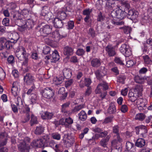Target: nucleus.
<instances>
[{"label":"nucleus","mask_w":152,"mask_h":152,"mask_svg":"<svg viewBox=\"0 0 152 152\" xmlns=\"http://www.w3.org/2000/svg\"><path fill=\"white\" fill-rule=\"evenodd\" d=\"M24 21V20L20 19H18L16 21V23L19 27V29L21 31H24L27 28H31L34 24V22L31 19H28L26 21Z\"/></svg>","instance_id":"1"},{"label":"nucleus","mask_w":152,"mask_h":152,"mask_svg":"<svg viewBox=\"0 0 152 152\" xmlns=\"http://www.w3.org/2000/svg\"><path fill=\"white\" fill-rule=\"evenodd\" d=\"M143 91L142 86L137 85L134 89V91H130L128 94V96L130 100L132 102H134L137 98L141 96Z\"/></svg>","instance_id":"2"},{"label":"nucleus","mask_w":152,"mask_h":152,"mask_svg":"<svg viewBox=\"0 0 152 152\" xmlns=\"http://www.w3.org/2000/svg\"><path fill=\"white\" fill-rule=\"evenodd\" d=\"M122 138L120 137L119 134L116 135L114 139L111 142V145L114 148V150L115 152H121L122 148L121 147V143L123 142Z\"/></svg>","instance_id":"3"},{"label":"nucleus","mask_w":152,"mask_h":152,"mask_svg":"<svg viewBox=\"0 0 152 152\" xmlns=\"http://www.w3.org/2000/svg\"><path fill=\"white\" fill-rule=\"evenodd\" d=\"M15 54L17 58L20 61L23 60L24 57L28 55L25 49L22 46H19L17 48Z\"/></svg>","instance_id":"4"},{"label":"nucleus","mask_w":152,"mask_h":152,"mask_svg":"<svg viewBox=\"0 0 152 152\" xmlns=\"http://www.w3.org/2000/svg\"><path fill=\"white\" fill-rule=\"evenodd\" d=\"M127 11V9L126 8H125L124 11H123L121 9H118L116 11L113 10L111 12V15L113 18L122 19L126 15Z\"/></svg>","instance_id":"5"},{"label":"nucleus","mask_w":152,"mask_h":152,"mask_svg":"<svg viewBox=\"0 0 152 152\" xmlns=\"http://www.w3.org/2000/svg\"><path fill=\"white\" fill-rule=\"evenodd\" d=\"M41 15L43 16L45 19L47 21L50 20L53 16V14L50 11L49 7L46 6L43 7Z\"/></svg>","instance_id":"6"},{"label":"nucleus","mask_w":152,"mask_h":152,"mask_svg":"<svg viewBox=\"0 0 152 152\" xmlns=\"http://www.w3.org/2000/svg\"><path fill=\"white\" fill-rule=\"evenodd\" d=\"M120 51L126 56H129L132 54V52L129 46L126 44H122L120 48Z\"/></svg>","instance_id":"7"},{"label":"nucleus","mask_w":152,"mask_h":152,"mask_svg":"<svg viewBox=\"0 0 152 152\" xmlns=\"http://www.w3.org/2000/svg\"><path fill=\"white\" fill-rule=\"evenodd\" d=\"M42 95L46 98L50 99L54 95L53 90L50 88L47 87L42 91Z\"/></svg>","instance_id":"8"},{"label":"nucleus","mask_w":152,"mask_h":152,"mask_svg":"<svg viewBox=\"0 0 152 152\" xmlns=\"http://www.w3.org/2000/svg\"><path fill=\"white\" fill-rule=\"evenodd\" d=\"M18 149L21 152H28L29 146L24 141H20L18 145Z\"/></svg>","instance_id":"9"},{"label":"nucleus","mask_w":152,"mask_h":152,"mask_svg":"<svg viewBox=\"0 0 152 152\" xmlns=\"http://www.w3.org/2000/svg\"><path fill=\"white\" fill-rule=\"evenodd\" d=\"M22 112L24 113L25 116L22 122L25 123L28 121L30 119V113L31 112L30 109L28 105H26L24 107Z\"/></svg>","instance_id":"10"},{"label":"nucleus","mask_w":152,"mask_h":152,"mask_svg":"<svg viewBox=\"0 0 152 152\" xmlns=\"http://www.w3.org/2000/svg\"><path fill=\"white\" fill-rule=\"evenodd\" d=\"M126 8L127 9V13L128 12V14L129 16H130L133 19H136L138 17L139 13L138 12L136 11L135 10H129L130 5L129 4H127L126 6Z\"/></svg>","instance_id":"11"},{"label":"nucleus","mask_w":152,"mask_h":152,"mask_svg":"<svg viewBox=\"0 0 152 152\" xmlns=\"http://www.w3.org/2000/svg\"><path fill=\"white\" fill-rule=\"evenodd\" d=\"M20 89V87L18 83L17 82H14L12 84L11 92L14 96L15 97L18 95Z\"/></svg>","instance_id":"12"},{"label":"nucleus","mask_w":152,"mask_h":152,"mask_svg":"<svg viewBox=\"0 0 152 152\" xmlns=\"http://www.w3.org/2000/svg\"><path fill=\"white\" fill-rule=\"evenodd\" d=\"M33 147H43L44 146L45 142L42 139H39L34 140L31 144Z\"/></svg>","instance_id":"13"},{"label":"nucleus","mask_w":152,"mask_h":152,"mask_svg":"<svg viewBox=\"0 0 152 152\" xmlns=\"http://www.w3.org/2000/svg\"><path fill=\"white\" fill-rule=\"evenodd\" d=\"M147 101L146 99L140 98L137 99L136 104L139 110L145 109Z\"/></svg>","instance_id":"14"},{"label":"nucleus","mask_w":152,"mask_h":152,"mask_svg":"<svg viewBox=\"0 0 152 152\" xmlns=\"http://www.w3.org/2000/svg\"><path fill=\"white\" fill-rule=\"evenodd\" d=\"M136 133L138 134H140L142 137H145L146 136L147 130L145 126H141L138 127L136 128Z\"/></svg>","instance_id":"15"},{"label":"nucleus","mask_w":152,"mask_h":152,"mask_svg":"<svg viewBox=\"0 0 152 152\" xmlns=\"http://www.w3.org/2000/svg\"><path fill=\"white\" fill-rule=\"evenodd\" d=\"M25 83L27 85H30L33 83L34 81V77L30 74L27 73L24 77Z\"/></svg>","instance_id":"16"},{"label":"nucleus","mask_w":152,"mask_h":152,"mask_svg":"<svg viewBox=\"0 0 152 152\" xmlns=\"http://www.w3.org/2000/svg\"><path fill=\"white\" fill-rule=\"evenodd\" d=\"M52 28V26L48 25H45L40 29V31L42 34L49 35L51 32Z\"/></svg>","instance_id":"17"},{"label":"nucleus","mask_w":152,"mask_h":152,"mask_svg":"<svg viewBox=\"0 0 152 152\" xmlns=\"http://www.w3.org/2000/svg\"><path fill=\"white\" fill-rule=\"evenodd\" d=\"M108 88V86L107 83L105 82H103L98 85L95 92L96 94H99L101 93L102 90H107Z\"/></svg>","instance_id":"18"},{"label":"nucleus","mask_w":152,"mask_h":152,"mask_svg":"<svg viewBox=\"0 0 152 152\" xmlns=\"http://www.w3.org/2000/svg\"><path fill=\"white\" fill-rule=\"evenodd\" d=\"M67 139L66 140V146L67 147H71L75 142L74 138L72 137L69 134L65 135Z\"/></svg>","instance_id":"19"},{"label":"nucleus","mask_w":152,"mask_h":152,"mask_svg":"<svg viewBox=\"0 0 152 152\" xmlns=\"http://www.w3.org/2000/svg\"><path fill=\"white\" fill-rule=\"evenodd\" d=\"M105 50L110 56H113L115 54V48L111 45H107L106 47Z\"/></svg>","instance_id":"20"},{"label":"nucleus","mask_w":152,"mask_h":152,"mask_svg":"<svg viewBox=\"0 0 152 152\" xmlns=\"http://www.w3.org/2000/svg\"><path fill=\"white\" fill-rule=\"evenodd\" d=\"M53 23L54 26L57 28H61L63 25L62 20L59 19L58 18H55L53 21Z\"/></svg>","instance_id":"21"},{"label":"nucleus","mask_w":152,"mask_h":152,"mask_svg":"<svg viewBox=\"0 0 152 152\" xmlns=\"http://www.w3.org/2000/svg\"><path fill=\"white\" fill-rule=\"evenodd\" d=\"M49 59H50L52 62H55L59 59V55L57 50H55L53 51L52 54L50 56Z\"/></svg>","instance_id":"22"},{"label":"nucleus","mask_w":152,"mask_h":152,"mask_svg":"<svg viewBox=\"0 0 152 152\" xmlns=\"http://www.w3.org/2000/svg\"><path fill=\"white\" fill-rule=\"evenodd\" d=\"M20 13V14L19 13H18L17 14V15L19 16V18L17 19V20L19 19H23V16L24 18H26L28 16H30V15L29 11L27 9H23L21 11Z\"/></svg>","instance_id":"23"},{"label":"nucleus","mask_w":152,"mask_h":152,"mask_svg":"<svg viewBox=\"0 0 152 152\" xmlns=\"http://www.w3.org/2000/svg\"><path fill=\"white\" fill-rule=\"evenodd\" d=\"M10 39L11 40L10 41H7L5 43V48L7 49H10L12 47L13 44L14 43H15L18 39V38L14 39L12 38H11Z\"/></svg>","instance_id":"24"},{"label":"nucleus","mask_w":152,"mask_h":152,"mask_svg":"<svg viewBox=\"0 0 152 152\" xmlns=\"http://www.w3.org/2000/svg\"><path fill=\"white\" fill-rule=\"evenodd\" d=\"M63 50L64 54L67 57L72 55L73 53V49L72 48L67 46L64 48Z\"/></svg>","instance_id":"25"},{"label":"nucleus","mask_w":152,"mask_h":152,"mask_svg":"<svg viewBox=\"0 0 152 152\" xmlns=\"http://www.w3.org/2000/svg\"><path fill=\"white\" fill-rule=\"evenodd\" d=\"M103 71L102 72L98 70L95 72L96 77L98 79H100L102 77L105 75L106 74V71L104 67H103Z\"/></svg>","instance_id":"26"},{"label":"nucleus","mask_w":152,"mask_h":152,"mask_svg":"<svg viewBox=\"0 0 152 152\" xmlns=\"http://www.w3.org/2000/svg\"><path fill=\"white\" fill-rule=\"evenodd\" d=\"M126 147L128 151L129 152H134L135 149L134 144L129 142H127L126 143Z\"/></svg>","instance_id":"27"},{"label":"nucleus","mask_w":152,"mask_h":152,"mask_svg":"<svg viewBox=\"0 0 152 152\" xmlns=\"http://www.w3.org/2000/svg\"><path fill=\"white\" fill-rule=\"evenodd\" d=\"M63 73L64 77L67 79L70 78L72 76L71 72L70 69L65 68L63 70Z\"/></svg>","instance_id":"28"},{"label":"nucleus","mask_w":152,"mask_h":152,"mask_svg":"<svg viewBox=\"0 0 152 152\" xmlns=\"http://www.w3.org/2000/svg\"><path fill=\"white\" fill-rule=\"evenodd\" d=\"M91 64L94 67H98L101 65L100 60L97 58H94L91 61Z\"/></svg>","instance_id":"29"},{"label":"nucleus","mask_w":152,"mask_h":152,"mask_svg":"<svg viewBox=\"0 0 152 152\" xmlns=\"http://www.w3.org/2000/svg\"><path fill=\"white\" fill-rule=\"evenodd\" d=\"M116 112V108L114 103H111L107 109V112L109 114L114 113Z\"/></svg>","instance_id":"30"},{"label":"nucleus","mask_w":152,"mask_h":152,"mask_svg":"<svg viewBox=\"0 0 152 152\" xmlns=\"http://www.w3.org/2000/svg\"><path fill=\"white\" fill-rule=\"evenodd\" d=\"M145 144V140L142 138L138 139L135 143V145L139 147H142L144 146Z\"/></svg>","instance_id":"31"},{"label":"nucleus","mask_w":152,"mask_h":152,"mask_svg":"<svg viewBox=\"0 0 152 152\" xmlns=\"http://www.w3.org/2000/svg\"><path fill=\"white\" fill-rule=\"evenodd\" d=\"M57 18H58L59 19L62 20L66 18V14L64 12L59 10L57 13Z\"/></svg>","instance_id":"32"},{"label":"nucleus","mask_w":152,"mask_h":152,"mask_svg":"<svg viewBox=\"0 0 152 152\" xmlns=\"http://www.w3.org/2000/svg\"><path fill=\"white\" fill-rule=\"evenodd\" d=\"M64 88L62 87L58 91V94L62 95L61 99H64L67 96V94L65 92Z\"/></svg>","instance_id":"33"},{"label":"nucleus","mask_w":152,"mask_h":152,"mask_svg":"<svg viewBox=\"0 0 152 152\" xmlns=\"http://www.w3.org/2000/svg\"><path fill=\"white\" fill-rule=\"evenodd\" d=\"M79 118L82 121H85L87 118V115L83 110H82L78 114Z\"/></svg>","instance_id":"34"},{"label":"nucleus","mask_w":152,"mask_h":152,"mask_svg":"<svg viewBox=\"0 0 152 152\" xmlns=\"http://www.w3.org/2000/svg\"><path fill=\"white\" fill-rule=\"evenodd\" d=\"M63 81V78L62 77H54L53 79V83L56 85H58L61 84Z\"/></svg>","instance_id":"35"},{"label":"nucleus","mask_w":152,"mask_h":152,"mask_svg":"<svg viewBox=\"0 0 152 152\" xmlns=\"http://www.w3.org/2000/svg\"><path fill=\"white\" fill-rule=\"evenodd\" d=\"M134 80L137 83H142L144 82L145 79L144 77L137 75L134 77Z\"/></svg>","instance_id":"36"},{"label":"nucleus","mask_w":152,"mask_h":152,"mask_svg":"<svg viewBox=\"0 0 152 152\" xmlns=\"http://www.w3.org/2000/svg\"><path fill=\"white\" fill-rule=\"evenodd\" d=\"M38 123L37 118L36 116L32 114L31 115V120L30 121V124L31 126H32L34 124Z\"/></svg>","instance_id":"37"},{"label":"nucleus","mask_w":152,"mask_h":152,"mask_svg":"<svg viewBox=\"0 0 152 152\" xmlns=\"http://www.w3.org/2000/svg\"><path fill=\"white\" fill-rule=\"evenodd\" d=\"M43 128L41 126H37L35 130V133L37 134H40L43 132Z\"/></svg>","instance_id":"38"},{"label":"nucleus","mask_w":152,"mask_h":152,"mask_svg":"<svg viewBox=\"0 0 152 152\" xmlns=\"http://www.w3.org/2000/svg\"><path fill=\"white\" fill-rule=\"evenodd\" d=\"M49 36L53 38H58L60 37V34L59 32L57 31H55L52 34H50Z\"/></svg>","instance_id":"39"},{"label":"nucleus","mask_w":152,"mask_h":152,"mask_svg":"<svg viewBox=\"0 0 152 152\" xmlns=\"http://www.w3.org/2000/svg\"><path fill=\"white\" fill-rule=\"evenodd\" d=\"M145 118V116L143 113H140L137 114L135 117L136 120L142 121Z\"/></svg>","instance_id":"40"},{"label":"nucleus","mask_w":152,"mask_h":152,"mask_svg":"<svg viewBox=\"0 0 152 152\" xmlns=\"http://www.w3.org/2000/svg\"><path fill=\"white\" fill-rule=\"evenodd\" d=\"M113 117L112 116L107 117L104 119L103 123L105 124L111 123L113 121Z\"/></svg>","instance_id":"41"},{"label":"nucleus","mask_w":152,"mask_h":152,"mask_svg":"<svg viewBox=\"0 0 152 152\" xmlns=\"http://www.w3.org/2000/svg\"><path fill=\"white\" fill-rule=\"evenodd\" d=\"M126 79L124 75H119L117 78V82L124 83L125 80Z\"/></svg>","instance_id":"42"},{"label":"nucleus","mask_w":152,"mask_h":152,"mask_svg":"<svg viewBox=\"0 0 152 152\" xmlns=\"http://www.w3.org/2000/svg\"><path fill=\"white\" fill-rule=\"evenodd\" d=\"M143 58L145 64H149L151 63V61L148 55L143 56Z\"/></svg>","instance_id":"43"},{"label":"nucleus","mask_w":152,"mask_h":152,"mask_svg":"<svg viewBox=\"0 0 152 152\" xmlns=\"http://www.w3.org/2000/svg\"><path fill=\"white\" fill-rule=\"evenodd\" d=\"M120 29H123L124 33L126 34H129L131 30V28L129 26L121 27Z\"/></svg>","instance_id":"44"},{"label":"nucleus","mask_w":152,"mask_h":152,"mask_svg":"<svg viewBox=\"0 0 152 152\" xmlns=\"http://www.w3.org/2000/svg\"><path fill=\"white\" fill-rule=\"evenodd\" d=\"M120 110L123 113H125L128 110V107L126 104L122 105L120 107Z\"/></svg>","instance_id":"45"},{"label":"nucleus","mask_w":152,"mask_h":152,"mask_svg":"<svg viewBox=\"0 0 152 152\" xmlns=\"http://www.w3.org/2000/svg\"><path fill=\"white\" fill-rule=\"evenodd\" d=\"M52 136L54 139L57 140H59L61 138L60 134L57 133H53L52 134Z\"/></svg>","instance_id":"46"},{"label":"nucleus","mask_w":152,"mask_h":152,"mask_svg":"<svg viewBox=\"0 0 152 152\" xmlns=\"http://www.w3.org/2000/svg\"><path fill=\"white\" fill-rule=\"evenodd\" d=\"M88 34L90 35L92 37H94L96 36L95 31L92 28H90L88 30Z\"/></svg>","instance_id":"47"},{"label":"nucleus","mask_w":152,"mask_h":152,"mask_svg":"<svg viewBox=\"0 0 152 152\" xmlns=\"http://www.w3.org/2000/svg\"><path fill=\"white\" fill-rule=\"evenodd\" d=\"M103 0H98L96 2V5L97 8L99 9H101L103 4Z\"/></svg>","instance_id":"48"},{"label":"nucleus","mask_w":152,"mask_h":152,"mask_svg":"<svg viewBox=\"0 0 152 152\" xmlns=\"http://www.w3.org/2000/svg\"><path fill=\"white\" fill-rule=\"evenodd\" d=\"M115 63L119 64L121 65H124V64L123 63V61L122 60L121 58L116 57L115 58Z\"/></svg>","instance_id":"49"},{"label":"nucleus","mask_w":152,"mask_h":152,"mask_svg":"<svg viewBox=\"0 0 152 152\" xmlns=\"http://www.w3.org/2000/svg\"><path fill=\"white\" fill-rule=\"evenodd\" d=\"M104 16L102 15L101 12H100L97 16V20L98 21L102 22L104 20Z\"/></svg>","instance_id":"50"},{"label":"nucleus","mask_w":152,"mask_h":152,"mask_svg":"<svg viewBox=\"0 0 152 152\" xmlns=\"http://www.w3.org/2000/svg\"><path fill=\"white\" fill-rule=\"evenodd\" d=\"M112 23L115 25H122L124 24V23L121 21H118L117 20L114 19L112 21Z\"/></svg>","instance_id":"51"},{"label":"nucleus","mask_w":152,"mask_h":152,"mask_svg":"<svg viewBox=\"0 0 152 152\" xmlns=\"http://www.w3.org/2000/svg\"><path fill=\"white\" fill-rule=\"evenodd\" d=\"M7 135L6 132L2 133L0 134V140H7Z\"/></svg>","instance_id":"52"},{"label":"nucleus","mask_w":152,"mask_h":152,"mask_svg":"<svg viewBox=\"0 0 152 152\" xmlns=\"http://www.w3.org/2000/svg\"><path fill=\"white\" fill-rule=\"evenodd\" d=\"M7 61L8 64H13L15 62L14 58V57L12 56H9L7 58Z\"/></svg>","instance_id":"53"},{"label":"nucleus","mask_w":152,"mask_h":152,"mask_svg":"<svg viewBox=\"0 0 152 152\" xmlns=\"http://www.w3.org/2000/svg\"><path fill=\"white\" fill-rule=\"evenodd\" d=\"M65 118H62L59 121V124L65 125L66 127H68V125L66 124Z\"/></svg>","instance_id":"54"},{"label":"nucleus","mask_w":152,"mask_h":152,"mask_svg":"<svg viewBox=\"0 0 152 152\" xmlns=\"http://www.w3.org/2000/svg\"><path fill=\"white\" fill-rule=\"evenodd\" d=\"M3 24L6 26H8L9 25V19L7 18H4L2 21Z\"/></svg>","instance_id":"55"},{"label":"nucleus","mask_w":152,"mask_h":152,"mask_svg":"<svg viewBox=\"0 0 152 152\" xmlns=\"http://www.w3.org/2000/svg\"><path fill=\"white\" fill-rule=\"evenodd\" d=\"M15 103L17 105H19L20 104H22V101L21 98L18 96L17 98H15Z\"/></svg>","instance_id":"56"},{"label":"nucleus","mask_w":152,"mask_h":152,"mask_svg":"<svg viewBox=\"0 0 152 152\" xmlns=\"http://www.w3.org/2000/svg\"><path fill=\"white\" fill-rule=\"evenodd\" d=\"M84 107L83 105H80L77 106H76L73 109V111L74 112H76L79 111L80 110L83 108Z\"/></svg>","instance_id":"57"},{"label":"nucleus","mask_w":152,"mask_h":152,"mask_svg":"<svg viewBox=\"0 0 152 152\" xmlns=\"http://www.w3.org/2000/svg\"><path fill=\"white\" fill-rule=\"evenodd\" d=\"M50 47L47 46H45L43 48V51L45 54H47L50 52Z\"/></svg>","instance_id":"58"},{"label":"nucleus","mask_w":152,"mask_h":152,"mask_svg":"<svg viewBox=\"0 0 152 152\" xmlns=\"http://www.w3.org/2000/svg\"><path fill=\"white\" fill-rule=\"evenodd\" d=\"M68 29H72L74 27V23L73 21H70L68 22Z\"/></svg>","instance_id":"59"},{"label":"nucleus","mask_w":152,"mask_h":152,"mask_svg":"<svg viewBox=\"0 0 152 152\" xmlns=\"http://www.w3.org/2000/svg\"><path fill=\"white\" fill-rule=\"evenodd\" d=\"M5 74L3 69L0 67V79H3L5 78Z\"/></svg>","instance_id":"60"},{"label":"nucleus","mask_w":152,"mask_h":152,"mask_svg":"<svg viewBox=\"0 0 152 152\" xmlns=\"http://www.w3.org/2000/svg\"><path fill=\"white\" fill-rule=\"evenodd\" d=\"M35 87L34 85H33L29 89L27 92V94L28 95L30 94H32L34 92L35 90Z\"/></svg>","instance_id":"61"},{"label":"nucleus","mask_w":152,"mask_h":152,"mask_svg":"<svg viewBox=\"0 0 152 152\" xmlns=\"http://www.w3.org/2000/svg\"><path fill=\"white\" fill-rule=\"evenodd\" d=\"M91 81L89 78H86L85 79L84 83L85 86L88 87L91 83Z\"/></svg>","instance_id":"62"},{"label":"nucleus","mask_w":152,"mask_h":152,"mask_svg":"<svg viewBox=\"0 0 152 152\" xmlns=\"http://www.w3.org/2000/svg\"><path fill=\"white\" fill-rule=\"evenodd\" d=\"M92 10L91 9H88L84 10L83 11V13L84 15L86 16H90V14L92 12Z\"/></svg>","instance_id":"63"},{"label":"nucleus","mask_w":152,"mask_h":152,"mask_svg":"<svg viewBox=\"0 0 152 152\" xmlns=\"http://www.w3.org/2000/svg\"><path fill=\"white\" fill-rule=\"evenodd\" d=\"M48 37H47L45 39V41L46 43L48 44H49L52 42V38L49 36V34L48 35Z\"/></svg>","instance_id":"64"}]
</instances>
